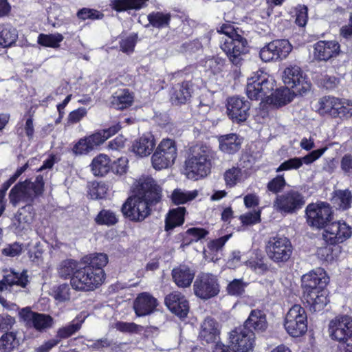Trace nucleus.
Segmentation results:
<instances>
[{"mask_svg":"<svg viewBox=\"0 0 352 352\" xmlns=\"http://www.w3.org/2000/svg\"><path fill=\"white\" fill-rule=\"evenodd\" d=\"M135 195L122 207L123 214L133 221H142L150 214V206L162 198V188L150 176H142L134 184Z\"/></svg>","mask_w":352,"mask_h":352,"instance_id":"f257e3e1","label":"nucleus"},{"mask_svg":"<svg viewBox=\"0 0 352 352\" xmlns=\"http://www.w3.org/2000/svg\"><path fill=\"white\" fill-rule=\"evenodd\" d=\"M291 88L276 89L273 94V80H269L263 72H257L248 79L246 94L251 100H262L265 99L267 103L276 107H282L290 102L294 96Z\"/></svg>","mask_w":352,"mask_h":352,"instance_id":"f03ea898","label":"nucleus"},{"mask_svg":"<svg viewBox=\"0 0 352 352\" xmlns=\"http://www.w3.org/2000/svg\"><path fill=\"white\" fill-rule=\"evenodd\" d=\"M89 262L84 267H79L70 280L71 286L78 291H93L104 282L105 274L103 267L108 263L105 254H93Z\"/></svg>","mask_w":352,"mask_h":352,"instance_id":"7ed1b4c3","label":"nucleus"},{"mask_svg":"<svg viewBox=\"0 0 352 352\" xmlns=\"http://www.w3.org/2000/svg\"><path fill=\"white\" fill-rule=\"evenodd\" d=\"M329 280L325 271L322 268H316L302 277L304 298L315 310L322 309L327 303L322 289L327 285Z\"/></svg>","mask_w":352,"mask_h":352,"instance_id":"20e7f679","label":"nucleus"},{"mask_svg":"<svg viewBox=\"0 0 352 352\" xmlns=\"http://www.w3.org/2000/svg\"><path fill=\"white\" fill-rule=\"evenodd\" d=\"M216 153L209 146L197 145L192 148L191 153L185 162L186 174L188 179L198 180L210 173L212 161Z\"/></svg>","mask_w":352,"mask_h":352,"instance_id":"39448f33","label":"nucleus"},{"mask_svg":"<svg viewBox=\"0 0 352 352\" xmlns=\"http://www.w3.org/2000/svg\"><path fill=\"white\" fill-rule=\"evenodd\" d=\"M217 32L226 36L221 43V49L233 65H241L243 60V56L248 52L246 39L239 34L233 25L229 23L223 24Z\"/></svg>","mask_w":352,"mask_h":352,"instance_id":"423d86ee","label":"nucleus"},{"mask_svg":"<svg viewBox=\"0 0 352 352\" xmlns=\"http://www.w3.org/2000/svg\"><path fill=\"white\" fill-rule=\"evenodd\" d=\"M44 190L43 177L36 176L35 181L32 182L29 179L19 182L14 185L9 192L10 203L16 207L20 203L30 204L34 199L41 195Z\"/></svg>","mask_w":352,"mask_h":352,"instance_id":"0eeeda50","label":"nucleus"},{"mask_svg":"<svg viewBox=\"0 0 352 352\" xmlns=\"http://www.w3.org/2000/svg\"><path fill=\"white\" fill-rule=\"evenodd\" d=\"M328 331L331 338L338 342L342 352H352V317H336L329 322Z\"/></svg>","mask_w":352,"mask_h":352,"instance_id":"6e6552de","label":"nucleus"},{"mask_svg":"<svg viewBox=\"0 0 352 352\" xmlns=\"http://www.w3.org/2000/svg\"><path fill=\"white\" fill-rule=\"evenodd\" d=\"M195 295L204 300L217 296L220 292V284L217 276L208 272L199 274L193 283Z\"/></svg>","mask_w":352,"mask_h":352,"instance_id":"1a4fd4ad","label":"nucleus"},{"mask_svg":"<svg viewBox=\"0 0 352 352\" xmlns=\"http://www.w3.org/2000/svg\"><path fill=\"white\" fill-rule=\"evenodd\" d=\"M120 129L119 124L113 125L107 129L100 131L88 137L81 138L74 146L73 152L76 155H85L102 144L108 138Z\"/></svg>","mask_w":352,"mask_h":352,"instance_id":"9d476101","label":"nucleus"},{"mask_svg":"<svg viewBox=\"0 0 352 352\" xmlns=\"http://www.w3.org/2000/svg\"><path fill=\"white\" fill-rule=\"evenodd\" d=\"M287 332L292 337H299L307 330V314L304 308L294 305L287 312L284 323Z\"/></svg>","mask_w":352,"mask_h":352,"instance_id":"9b49d317","label":"nucleus"},{"mask_svg":"<svg viewBox=\"0 0 352 352\" xmlns=\"http://www.w3.org/2000/svg\"><path fill=\"white\" fill-rule=\"evenodd\" d=\"M177 157V147L174 140L164 139L157 146L152 156L155 169L160 170L172 166Z\"/></svg>","mask_w":352,"mask_h":352,"instance_id":"f8f14e48","label":"nucleus"},{"mask_svg":"<svg viewBox=\"0 0 352 352\" xmlns=\"http://www.w3.org/2000/svg\"><path fill=\"white\" fill-rule=\"evenodd\" d=\"M293 251L290 241L285 236H276L270 238L266 245L268 257L274 263H285L291 257Z\"/></svg>","mask_w":352,"mask_h":352,"instance_id":"ddd939ff","label":"nucleus"},{"mask_svg":"<svg viewBox=\"0 0 352 352\" xmlns=\"http://www.w3.org/2000/svg\"><path fill=\"white\" fill-rule=\"evenodd\" d=\"M305 204V197L300 192L290 190L276 197L274 208L278 212L292 214L302 208Z\"/></svg>","mask_w":352,"mask_h":352,"instance_id":"4468645a","label":"nucleus"},{"mask_svg":"<svg viewBox=\"0 0 352 352\" xmlns=\"http://www.w3.org/2000/svg\"><path fill=\"white\" fill-rule=\"evenodd\" d=\"M307 223L310 226L322 228L331 219V208L327 203L310 204L306 208Z\"/></svg>","mask_w":352,"mask_h":352,"instance_id":"2eb2a0df","label":"nucleus"},{"mask_svg":"<svg viewBox=\"0 0 352 352\" xmlns=\"http://www.w3.org/2000/svg\"><path fill=\"white\" fill-rule=\"evenodd\" d=\"M229 339L235 352L253 351L255 335L252 330L239 327L230 332Z\"/></svg>","mask_w":352,"mask_h":352,"instance_id":"dca6fc26","label":"nucleus"},{"mask_svg":"<svg viewBox=\"0 0 352 352\" xmlns=\"http://www.w3.org/2000/svg\"><path fill=\"white\" fill-rule=\"evenodd\" d=\"M292 50V46L287 40L277 39L262 47L259 55L264 62L279 60L285 58Z\"/></svg>","mask_w":352,"mask_h":352,"instance_id":"f3484780","label":"nucleus"},{"mask_svg":"<svg viewBox=\"0 0 352 352\" xmlns=\"http://www.w3.org/2000/svg\"><path fill=\"white\" fill-rule=\"evenodd\" d=\"M282 78L287 87L296 89V92L300 94L311 89V83L306 80L303 72L298 66L291 65L286 67L283 72Z\"/></svg>","mask_w":352,"mask_h":352,"instance_id":"a211bd4d","label":"nucleus"},{"mask_svg":"<svg viewBox=\"0 0 352 352\" xmlns=\"http://www.w3.org/2000/svg\"><path fill=\"white\" fill-rule=\"evenodd\" d=\"M226 107L229 118L233 122L239 123L248 118L250 103L243 98L231 97L228 100Z\"/></svg>","mask_w":352,"mask_h":352,"instance_id":"6ab92c4d","label":"nucleus"},{"mask_svg":"<svg viewBox=\"0 0 352 352\" xmlns=\"http://www.w3.org/2000/svg\"><path fill=\"white\" fill-rule=\"evenodd\" d=\"M351 228L345 222L335 221L327 226L324 239L331 244L342 243L351 237Z\"/></svg>","mask_w":352,"mask_h":352,"instance_id":"aec40b11","label":"nucleus"},{"mask_svg":"<svg viewBox=\"0 0 352 352\" xmlns=\"http://www.w3.org/2000/svg\"><path fill=\"white\" fill-rule=\"evenodd\" d=\"M21 316L27 324L33 327L38 331L51 328L54 323V319L50 315L34 312L28 307L21 310Z\"/></svg>","mask_w":352,"mask_h":352,"instance_id":"412c9836","label":"nucleus"},{"mask_svg":"<svg viewBox=\"0 0 352 352\" xmlns=\"http://www.w3.org/2000/svg\"><path fill=\"white\" fill-rule=\"evenodd\" d=\"M28 283V275L26 270L19 272L11 270L7 272L3 279L0 280V291L11 292L14 286L25 288Z\"/></svg>","mask_w":352,"mask_h":352,"instance_id":"4be33fe9","label":"nucleus"},{"mask_svg":"<svg viewBox=\"0 0 352 352\" xmlns=\"http://www.w3.org/2000/svg\"><path fill=\"white\" fill-rule=\"evenodd\" d=\"M340 53V45L336 41H319L314 45V56L318 60L327 61Z\"/></svg>","mask_w":352,"mask_h":352,"instance_id":"5701e85b","label":"nucleus"},{"mask_svg":"<svg viewBox=\"0 0 352 352\" xmlns=\"http://www.w3.org/2000/svg\"><path fill=\"white\" fill-rule=\"evenodd\" d=\"M326 151L325 148L312 151L303 157L290 158L283 163L278 167L276 172L289 170L292 169H298L302 166L303 164H309L318 160Z\"/></svg>","mask_w":352,"mask_h":352,"instance_id":"b1692460","label":"nucleus"},{"mask_svg":"<svg viewBox=\"0 0 352 352\" xmlns=\"http://www.w3.org/2000/svg\"><path fill=\"white\" fill-rule=\"evenodd\" d=\"M157 300L150 294L143 292L138 295L133 302L135 314L139 317L150 315L156 310Z\"/></svg>","mask_w":352,"mask_h":352,"instance_id":"393cba45","label":"nucleus"},{"mask_svg":"<svg viewBox=\"0 0 352 352\" xmlns=\"http://www.w3.org/2000/svg\"><path fill=\"white\" fill-rule=\"evenodd\" d=\"M165 304L169 310L180 318L186 317L189 311L186 297L178 292H173L165 298Z\"/></svg>","mask_w":352,"mask_h":352,"instance_id":"a878e982","label":"nucleus"},{"mask_svg":"<svg viewBox=\"0 0 352 352\" xmlns=\"http://www.w3.org/2000/svg\"><path fill=\"white\" fill-rule=\"evenodd\" d=\"M219 323L211 318H206L201 325L199 338L207 344L217 342L219 338Z\"/></svg>","mask_w":352,"mask_h":352,"instance_id":"bb28decb","label":"nucleus"},{"mask_svg":"<svg viewBox=\"0 0 352 352\" xmlns=\"http://www.w3.org/2000/svg\"><path fill=\"white\" fill-rule=\"evenodd\" d=\"M267 325L265 314L261 310L254 309L250 312L243 327L256 332H263L266 330Z\"/></svg>","mask_w":352,"mask_h":352,"instance_id":"cd10ccee","label":"nucleus"},{"mask_svg":"<svg viewBox=\"0 0 352 352\" xmlns=\"http://www.w3.org/2000/svg\"><path fill=\"white\" fill-rule=\"evenodd\" d=\"M218 141L220 151L228 154H233L238 151L242 143L241 139L235 133L221 135Z\"/></svg>","mask_w":352,"mask_h":352,"instance_id":"c85d7f7f","label":"nucleus"},{"mask_svg":"<svg viewBox=\"0 0 352 352\" xmlns=\"http://www.w3.org/2000/svg\"><path fill=\"white\" fill-rule=\"evenodd\" d=\"M155 147L154 138L151 135H144L135 141L132 145V151L140 157L149 155Z\"/></svg>","mask_w":352,"mask_h":352,"instance_id":"c756f323","label":"nucleus"},{"mask_svg":"<svg viewBox=\"0 0 352 352\" xmlns=\"http://www.w3.org/2000/svg\"><path fill=\"white\" fill-rule=\"evenodd\" d=\"M173 278L179 287H187L190 285L195 277V272L186 266H180L173 269Z\"/></svg>","mask_w":352,"mask_h":352,"instance_id":"7c9ffc66","label":"nucleus"},{"mask_svg":"<svg viewBox=\"0 0 352 352\" xmlns=\"http://www.w3.org/2000/svg\"><path fill=\"white\" fill-rule=\"evenodd\" d=\"M191 96V89L189 82H183L175 85L171 94L172 102L176 104H184Z\"/></svg>","mask_w":352,"mask_h":352,"instance_id":"2f4dec72","label":"nucleus"},{"mask_svg":"<svg viewBox=\"0 0 352 352\" xmlns=\"http://www.w3.org/2000/svg\"><path fill=\"white\" fill-rule=\"evenodd\" d=\"M185 212L184 207H178L170 210L165 219V230L169 231L182 225L184 222Z\"/></svg>","mask_w":352,"mask_h":352,"instance_id":"473e14b6","label":"nucleus"},{"mask_svg":"<svg viewBox=\"0 0 352 352\" xmlns=\"http://www.w3.org/2000/svg\"><path fill=\"white\" fill-rule=\"evenodd\" d=\"M133 102V96L128 89L117 91L112 97L111 104L117 109L122 110L130 107Z\"/></svg>","mask_w":352,"mask_h":352,"instance_id":"72a5a7b5","label":"nucleus"},{"mask_svg":"<svg viewBox=\"0 0 352 352\" xmlns=\"http://www.w3.org/2000/svg\"><path fill=\"white\" fill-rule=\"evenodd\" d=\"M91 166L93 174L95 176H104L111 169L110 159L107 155L100 154L94 158Z\"/></svg>","mask_w":352,"mask_h":352,"instance_id":"f704fd0d","label":"nucleus"},{"mask_svg":"<svg viewBox=\"0 0 352 352\" xmlns=\"http://www.w3.org/2000/svg\"><path fill=\"white\" fill-rule=\"evenodd\" d=\"M18 37L16 30L10 25L0 24V45L3 47L11 46Z\"/></svg>","mask_w":352,"mask_h":352,"instance_id":"c9c22d12","label":"nucleus"},{"mask_svg":"<svg viewBox=\"0 0 352 352\" xmlns=\"http://www.w3.org/2000/svg\"><path fill=\"white\" fill-rule=\"evenodd\" d=\"M19 343L16 332H7L0 338V352H12L19 346Z\"/></svg>","mask_w":352,"mask_h":352,"instance_id":"e433bc0d","label":"nucleus"},{"mask_svg":"<svg viewBox=\"0 0 352 352\" xmlns=\"http://www.w3.org/2000/svg\"><path fill=\"white\" fill-rule=\"evenodd\" d=\"M78 268V263L74 259H65L58 265L56 270L59 277L67 279L69 278H72Z\"/></svg>","mask_w":352,"mask_h":352,"instance_id":"4c0bfd02","label":"nucleus"},{"mask_svg":"<svg viewBox=\"0 0 352 352\" xmlns=\"http://www.w3.org/2000/svg\"><path fill=\"white\" fill-rule=\"evenodd\" d=\"M208 234V231L201 228H191L188 229L184 234L182 243V247L188 246L193 242H197L205 238Z\"/></svg>","mask_w":352,"mask_h":352,"instance_id":"58836bf2","label":"nucleus"},{"mask_svg":"<svg viewBox=\"0 0 352 352\" xmlns=\"http://www.w3.org/2000/svg\"><path fill=\"white\" fill-rule=\"evenodd\" d=\"M338 98L332 96H324L320 98L318 102V111L321 115L329 114L333 117V113L336 111Z\"/></svg>","mask_w":352,"mask_h":352,"instance_id":"ea45409f","label":"nucleus"},{"mask_svg":"<svg viewBox=\"0 0 352 352\" xmlns=\"http://www.w3.org/2000/svg\"><path fill=\"white\" fill-rule=\"evenodd\" d=\"M64 39L63 36L60 33L45 34H40L38 36V43L41 45L58 48L60 46V43Z\"/></svg>","mask_w":352,"mask_h":352,"instance_id":"a19ab883","label":"nucleus"},{"mask_svg":"<svg viewBox=\"0 0 352 352\" xmlns=\"http://www.w3.org/2000/svg\"><path fill=\"white\" fill-rule=\"evenodd\" d=\"M83 321L84 319L79 320L78 318H76L69 324L59 328L57 331L56 339L60 341L61 339H65L72 336L80 329Z\"/></svg>","mask_w":352,"mask_h":352,"instance_id":"79ce46f5","label":"nucleus"},{"mask_svg":"<svg viewBox=\"0 0 352 352\" xmlns=\"http://www.w3.org/2000/svg\"><path fill=\"white\" fill-rule=\"evenodd\" d=\"M198 193L197 190L186 191L179 188L173 190L171 199L175 205L184 204L195 199Z\"/></svg>","mask_w":352,"mask_h":352,"instance_id":"37998d69","label":"nucleus"},{"mask_svg":"<svg viewBox=\"0 0 352 352\" xmlns=\"http://www.w3.org/2000/svg\"><path fill=\"white\" fill-rule=\"evenodd\" d=\"M333 199L339 208L346 210L351 207L352 203L351 192L349 190H338Z\"/></svg>","mask_w":352,"mask_h":352,"instance_id":"c03bdc74","label":"nucleus"},{"mask_svg":"<svg viewBox=\"0 0 352 352\" xmlns=\"http://www.w3.org/2000/svg\"><path fill=\"white\" fill-rule=\"evenodd\" d=\"M148 20L153 27L161 28L168 25L170 15L160 12H152L148 15Z\"/></svg>","mask_w":352,"mask_h":352,"instance_id":"a18cd8bd","label":"nucleus"},{"mask_svg":"<svg viewBox=\"0 0 352 352\" xmlns=\"http://www.w3.org/2000/svg\"><path fill=\"white\" fill-rule=\"evenodd\" d=\"M352 116V104L338 100L333 117L348 119Z\"/></svg>","mask_w":352,"mask_h":352,"instance_id":"49530a36","label":"nucleus"},{"mask_svg":"<svg viewBox=\"0 0 352 352\" xmlns=\"http://www.w3.org/2000/svg\"><path fill=\"white\" fill-rule=\"evenodd\" d=\"M95 220L100 225L112 226L118 222V216L109 210H102Z\"/></svg>","mask_w":352,"mask_h":352,"instance_id":"de8ad7c7","label":"nucleus"},{"mask_svg":"<svg viewBox=\"0 0 352 352\" xmlns=\"http://www.w3.org/2000/svg\"><path fill=\"white\" fill-rule=\"evenodd\" d=\"M52 295L58 302L69 300L70 299L69 285L64 283L53 287L52 289Z\"/></svg>","mask_w":352,"mask_h":352,"instance_id":"09e8293b","label":"nucleus"},{"mask_svg":"<svg viewBox=\"0 0 352 352\" xmlns=\"http://www.w3.org/2000/svg\"><path fill=\"white\" fill-rule=\"evenodd\" d=\"M108 190L104 183L93 182L89 188L88 195L92 199H102Z\"/></svg>","mask_w":352,"mask_h":352,"instance_id":"8fccbe9b","label":"nucleus"},{"mask_svg":"<svg viewBox=\"0 0 352 352\" xmlns=\"http://www.w3.org/2000/svg\"><path fill=\"white\" fill-rule=\"evenodd\" d=\"M241 168L235 166L232 167L224 173L226 184L230 187H233L241 179Z\"/></svg>","mask_w":352,"mask_h":352,"instance_id":"3c124183","label":"nucleus"},{"mask_svg":"<svg viewBox=\"0 0 352 352\" xmlns=\"http://www.w3.org/2000/svg\"><path fill=\"white\" fill-rule=\"evenodd\" d=\"M117 330L122 333H140L144 327L134 322H118L115 324Z\"/></svg>","mask_w":352,"mask_h":352,"instance_id":"603ef678","label":"nucleus"},{"mask_svg":"<svg viewBox=\"0 0 352 352\" xmlns=\"http://www.w3.org/2000/svg\"><path fill=\"white\" fill-rule=\"evenodd\" d=\"M246 284L242 279H234L227 286L228 294L231 296H241L245 292Z\"/></svg>","mask_w":352,"mask_h":352,"instance_id":"864d4df0","label":"nucleus"},{"mask_svg":"<svg viewBox=\"0 0 352 352\" xmlns=\"http://www.w3.org/2000/svg\"><path fill=\"white\" fill-rule=\"evenodd\" d=\"M332 245L333 244L331 243V245H327L318 249L317 254L320 259L331 262L335 258L336 254L334 252L337 250L338 248H335Z\"/></svg>","mask_w":352,"mask_h":352,"instance_id":"5fc2aeb1","label":"nucleus"},{"mask_svg":"<svg viewBox=\"0 0 352 352\" xmlns=\"http://www.w3.org/2000/svg\"><path fill=\"white\" fill-rule=\"evenodd\" d=\"M77 16L82 20L100 19L103 17V14L98 10L85 8L78 11Z\"/></svg>","mask_w":352,"mask_h":352,"instance_id":"6e6d98bb","label":"nucleus"},{"mask_svg":"<svg viewBox=\"0 0 352 352\" xmlns=\"http://www.w3.org/2000/svg\"><path fill=\"white\" fill-rule=\"evenodd\" d=\"M230 234L221 236L215 240H212L208 243V248L212 253H218L221 251L225 243L230 237Z\"/></svg>","mask_w":352,"mask_h":352,"instance_id":"4d7b16f0","label":"nucleus"},{"mask_svg":"<svg viewBox=\"0 0 352 352\" xmlns=\"http://www.w3.org/2000/svg\"><path fill=\"white\" fill-rule=\"evenodd\" d=\"M223 60L219 57H212L206 61L205 66L213 74L219 73L223 67Z\"/></svg>","mask_w":352,"mask_h":352,"instance_id":"13d9d810","label":"nucleus"},{"mask_svg":"<svg viewBox=\"0 0 352 352\" xmlns=\"http://www.w3.org/2000/svg\"><path fill=\"white\" fill-rule=\"evenodd\" d=\"M286 185V182L282 175H278L272 179L267 184V188L273 193L280 192Z\"/></svg>","mask_w":352,"mask_h":352,"instance_id":"bf43d9fd","label":"nucleus"},{"mask_svg":"<svg viewBox=\"0 0 352 352\" xmlns=\"http://www.w3.org/2000/svg\"><path fill=\"white\" fill-rule=\"evenodd\" d=\"M308 9L305 6H300L296 12V23L300 27H304L307 24L308 19Z\"/></svg>","mask_w":352,"mask_h":352,"instance_id":"052dcab7","label":"nucleus"},{"mask_svg":"<svg viewBox=\"0 0 352 352\" xmlns=\"http://www.w3.org/2000/svg\"><path fill=\"white\" fill-rule=\"evenodd\" d=\"M87 115V110L85 108H78L72 112L68 116V123L74 124L80 121L82 118Z\"/></svg>","mask_w":352,"mask_h":352,"instance_id":"680f3d73","label":"nucleus"},{"mask_svg":"<svg viewBox=\"0 0 352 352\" xmlns=\"http://www.w3.org/2000/svg\"><path fill=\"white\" fill-rule=\"evenodd\" d=\"M126 164L127 159L121 157L114 162L113 166L111 167V168H112L113 173L122 175L126 172Z\"/></svg>","mask_w":352,"mask_h":352,"instance_id":"e2e57ef3","label":"nucleus"},{"mask_svg":"<svg viewBox=\"0 0 352 352\" xmlns=\"http://www.w3.org/2000/svg\"><path fill=\"white\" fill-rule=\"evenodd\" d=\"M135 45V39L134 36H129L123 39L120 43L121 50L125 53H131Z\"/></svg>","mask_w":352,"mask_h":352,"instance_id":"0e129e2a","label":"nucleus"},{"mask_svg":"<svg viewBox=\"0 0 352 352\" xmlns=\"http://www.w3.org/2000/svg\"><path fill=\"white\" fill-rule=\"evenodd\" d=\"M22 250L21 245L17 243H14L12 245H10L8 247L3 249L2 253L6 256H16L21 254Z\"/></svg>","mask_w":352,"mask_h":352,"instance_id":"69168bd1","label":"nucleus"},{"mask_svg":"<svg viewBox=\"0 0 352 352\" xmlns=\"http://www.w3.org/2000/svg\"><path fill=\"white\" fill-rule=\"evenodd\" d=\"M260 220V212H249L241 216V221L244 224H254Z\"/></svg>","mask_w":352,"mask_h":352,"instance_id":"338daca9","label":"nucleus"},{"mask_svg":"<svg viewBox=\"0 0 352 352\" xmlns=\"http://www.w3.org/2000/svg\"><path fill=\"white\" fill-rule=\"evenodd\" d=\"M340 166L344 172L350 173L352 170V155H344L341 160Z\"/></svg>","mask_w":352,"mask_h":352,"instance_id":"774afa93","label":"nucleus"}]
</instances>
